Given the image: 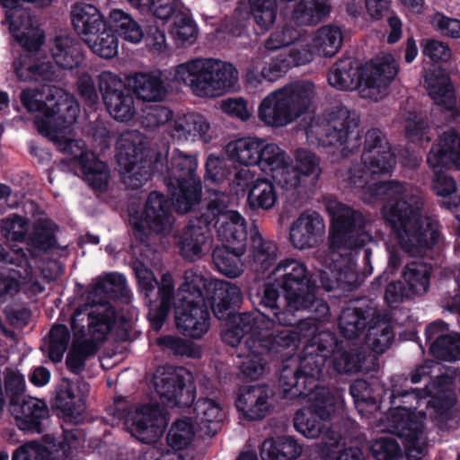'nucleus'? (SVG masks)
<instances>
[{
    "label": "nucleus",
    "instance_id": "4468645a",
    "mask_svg": "<svg viewBox=\"0 0 460 460\" xmlns=\"http://www.w3.org/2000/svg\"><path fill=\"white\" fill-rule=\"evenodd\" d=\"M132 269L138 289L149 305L154 302L153 296L157 289L160 303L158 306L150 308L148 319L153 329L159 331L167 319L174 297L173 278L167 272L162 275L161 281L158 282L152 270L141 261H135Z\"/></svg>",
    "mask_w": 460,
    "mask_h": 460
},
{
    "label": "nucleus",
    "instance_id": "a211bd4d",
    "mask_svg": "<svg viewBox=\"0 0 460 460\" xmlns=\"http://www.w3.org/2000/svg\"><path fill=\"white\" fill-rule=\"evenodd\" d=\"M309 405L298 410L294 417L296 430L307 438H318L324 429L336 410L335 398L326 388L310 394Z\"/></svg>",
    "mask_w": 460,
    "mask_h": 460
},
{
    "label": "nucleus",
    "instance_id": "f8f14e48",
    "mask_svg": "<svg viewBox=\"0 0 460 460\" xmlns=\"http://www.w3.org/2000/svg\"><path fill=\"white\" fill-rule=\"evenodd\" d=\"M184 282L177 292V299L183 296L199 302L209 300L214 315L219 320L233 316L234 306L243 300L240 288L223 279H207L194 270L184 272Z\"/></svg>",
    "mask_w": 460,
    "mask_h": 460
},
{
    "label": "nucleus",
    "instance_id": "c03bdc74",
    "mask_svg": "<svg viewBox=\"0 0 460 460\" xmlns=\"http://www.w3.org/2000/svg\"><path fill=\"white\" fill-rule=\"evenodd\" d=\"M303 452V447L291 436L265 439L261 447L262 460H296Z\"/></svg>",
    "mask_w": 460,
    "mask_h": 460
},
{
    "label": "nucleus",
    "instance_id": "13d9d810",
    "mask_svg": "<svg viewBox=\"0 0 460 460\" xmlns=\"http://www.w3.org/2000/svg\"><path fill=\"white\" fill-rule=\"evenodd\" d=\"M278 195L273 183L266 178H257L250 188L247 202L252 209H270Z\"/></svg>",
    "mask_w": 460,
    "mask_h": 460
},
{
    "label": "nucleus",
    "instance_id": "473e14b6",
    "mask_svg": "<svg viewBox=\"0 0 460 460\" xmlns=\"http://www.w3.org/2000/svg\"><path fill=\"white\" fill-rule=\"evenodd\" d=\"M250 240L251 266L255 271L265 272L277 261L279 247L274 241L264 236L256 225L250 229Z\"/></svg>",
    "mask_w": 460,
    "mask_h": 460
},
{
    "label": "nucleus",
    "instance_id": "6e6d98bb",
    "mask_svg": "<svg viewBox=\"0 0 460 460\" xmlns=\"http://www.w3.org/2000/svg\"><path fill=\"white\" fill-rule=\"evenodd\" d=\"M275 324L270 326L269 332L258 338L264 350L273 353H280L284 349L295 351L300 341V334L294 330H275Z\"/></svg>",
    "mask_w": 460,
    "mask_h": 460
},
{
    "label": "nucleus",
    "instance_id": "7ed1b4c3",
    "mask_svg": "<svg viewBox=\"0 0 460 460\" xmlns=\"http://www.w3.org/2000/svg\"><path fill=\"white\" fill-rule=\"evenodd\" d=\"M326 208L332 223L328 249L317 253L321 284L326 291L351 290L358 281L354 251L371 241V218L336 199H330Z\"/></svg>",
    "mask_w": 460,
    "mask_h": 460
},
{
    "label": "nucleus",
    "instance_id": "72a5a7b5",
    "mask_svg": "<svg viewBox=\"0 0 460 460\" xmlns=\"http://www.w3.org/2000/svg\"><path fill=\"white\" fill-rule=\"evenodd\" d=\"M116 149L119 167H128L134 163L147 160L146 137L138 130L122 132L117 139Z\"/></svg>",
    "mask_w": 460,
    "mask_h": 460
},
{
    "label": "nucleus",
    "instance_id": "2eb2a0df",
    "mask_svg": "<svg viewBox=\"0 0 460 460\" xmlns=\"http://www.w3.org/2000/svg\"><path fill=\"white\" fill-rule=\"evenodd\" d=\"M112 415L123 420L129 432L143 443L155 442L164 429V420L158 404H143L132 410L125 402H116Z\"/></svg>",
    "mask_w": 460,
    "mask_h": 460
},
{
    "label": "nucleus",
    "instance_id": "4be33fe9",
    "mask_svg": "<svg viewBox=\"0 0 460 460\" xmlns=\"http://www.w3.org/2000/svg\"><path fill=\"white\" fill-rule=\"evenodd\" d=\"M155 390L167 407L185 408L195 399V388L190 384V374L183 367H169L155 377Z\"/></svg>",
    "mask_w": 460,
    "mask_h": 460
},
{
    "label": "nucleus",
    "instance_id": "cd10ccee",
    "mask_svg": "<svg viewBox=\"0 0 460 460\" xmlns=\"http://www.w3.org/2000/svg\"><path fill=\"white\" fill-rule=\"evenodd\" d=\"M270 399V390L268 385H248L240 388L235 404L245 419L260 420L271 411Z\"/></svg>",
    "mask_w": 460,
    "mask_h": 460
},
{
    "label": "nucleus",
    "instance_id": "7c9ffc66",
    "mask_svg": "<svg viewBox=\"0 0 460 460\" xmlns=\"http://www.w3.org/2000/svg\"><path fill=\"white\" fill-rule=\"evenodd\" d=\"M73 435H66L64 439L54 444L50 449L36 441H30L18 447L13 455V460H66L72 456L75 447L70 440Z\"/></svg>",
    "mask_w": 460,
    "mask_h": 460
},
{
    "label": "nucleus",
    "instance_id": "e433bc0d",
    "mask_svg": "<svg viewBox=\"0 0 460 460\" xmlns=\"http://www.w3.org/2000/svg\"><path fill=\"white\" fill-rule=\"evenodd\" d=\"M288 62L286 53H279L272 57L259 71L260 60L252 59L251 66L247 68L245 80L254 87L261 84L264 80L270 83L276 82L290 70Z\"/></svg>",
    "mask_w": 460,
    "mask_h": 460
},
{
    "label": "nucleus",
    "instance_id": "c85d7f7f",
    "mask_svg": "<svg viewBox=\"0 0 460 460\" xmlns=\"http://www.w3.org/2000/svg\"><path fill=\"white\" fill-rule=\"evenodd\" d=\"M209 225L203 219V212L199 217L190 220L179 236L178 247L181 255L187 261H194L201 256L203 245L207 243Z\"/></svg>",
    "mask_w": 460,
    "mask_h": 460
},
{
    "label": "nucleus",
    "instance_id": "0eeeda50",
    "mask_svg": "<svg viewBox=\"0 0 460 460\" xmlns=\"http://www.w3.org/2000/svg\"><path fill=\"white\" fill-rule=\"evenodd\" d=\"M358 116L345 106H336L311 119L307 140L323 147H332L341 158L359 151L362 146Z\"/></svg>",
    "mask_w": 460,
    "mask_h": 460
},
{
    "label": "nucleus",
    "instance_id": "f3484780",
    "mask_svg": "<svg viewBox=\"0 0 460 460\" xmlns=\"http://www.w3.org/2000/svg\"><path fill=\"white\" fill-rule=\"evenodd\" d=\"M93 303L79 306L72 318L75 336H89L104 341L116 319L115 308L107 301L93 299Z\"/></svg>",
    "mask_w": 460,
    "mask_h": 460
},
{
    "label": "nucleus",
    "instance_id": "393cba45",
    "mask_svg": "<svg viewBox=\"0 0 460 460\" xmlns=\"http://www.w3.org/2000/svg\"><path fill=\"white\" fill-rule=\"evenodd\" d=\"M167 135L175 142L209 143L214 138L208 119L197 112H188L172 119L166 128Z\"/></svg>",
    "mask_w": 460,
    "mask_h": 460
},
{
    "label": "nucleus",
    "instance_id": "49530a36",
    "mask_svg": "<svg viewBox=\"0 0 460 460\" xmlns=\"http://www.w3.org/2000/svg\"><path fill=\"white\" fill-rule=\"evenodd\" d=\"M279 291L273 284H265L261 293L256 296L259 305L269 310L272 314L270 320L272 323H278L282 326H291L296 323L293 308L288 305L281 309L279 305Z\"/></svg>",
    "mask_w": 460,
    "mask_h": 460
},
{
    "label": "nucleus",
    "instance_id": "c9c22d12",
    "mask_svg": "<svg viewBox=\"0 0 460 460\" xmlns=\"http://www.w3.org/2000/svg\"><path fill=\"white\" fill-rule=\"evenodd\" d=\"M72 24L84 40L108 28L100 10L93 4L77 3L71 11Z\"/></svg>",
    "mask_w": 460,
    "mask_h": 460
},
{
    "label": "nucleus",
    "instance_id": "bb28decb",
    "mask_svg": "<svg viewBox=\"0 0 460 460\" xmlns=\"http://www.w3.org/2000/svg\"><path fill=\"white\" fill-rule=\"evenodd\" d=\"M19 429L31 434L43 432L44 421L49 418V410L45 401L26 396L19 402L8 406Z\"/></svg>",
    "mask_w": 460,
    "mask_h": 460
},
{
    "label": "nucleus",
    "instance_id": "412c9836",
    "mask_svg": "<svg viewBox=\"0 0 460 460\" xmlns=\"http://www.w3.org/2000/svg\"><path fill=\"white\" fill-rule=\"evenodd\" d=\"M131 224L133 234L140 243L147 242L149 232L169 234L173 224L169 200L163 193L150 192L142 217L132 219Z\"/></svg>",
    "mask_w": 460,
    "mask_h": 460
},
{
    "label": "nucleus",
    "instance_id": "4d7b16f0",
    "mask_svg": "<svg viewBox=\"0 0 460 460\" xmlns=\"http://www.w3.org/2000/svg\"><path fill=\"white\" fill-rule=\"evenodd\" d=\"M343 35L341 27L328 24L319 28L313 39V47L320 56L332 57L341 47Z\"/></svg>",
    "mask_w": 460,
    "mask_h": 460
},
{
    "label": "nucleus",
    "instance_id": "a18cd8bd",
    "mask_svg": "<svg viewBox=\"0 0 460 460\" xmlns=\"http://www.w3.org/2000/svg\"><path fill=\"white\" fill-rule=\"evenodd\" d=\"M279 385L282 389L286 398L308 397L314 394L305 388L302 374L297 366L296 357H288L283 361L279 377Z\"/></svg>",
    "mask_w": 460,
    "mask_h": 460
},
{
    "label": "nucleus",
    "instance_id": "dca6fc26",
    "mask_svg": "<svg viewBox=\"0 0 460 460\" xmlns=\"http://www.w3.org/2000/svg\"><path fill=\"white\" fill-rule=\"evenodd\" d=\"M31 3L37 7L49 6L52 0H2L6 9L5 18L12 35L29 51H37L44 43L45 34L32 24L30 12L22 7V3Z\"/></svg>",
    "mask_w": 460,
    "mask_h": 460
},
{
    "label": "nucleus",
    "instance_id": "b1692460",
    "mask_svg": "<svg viewBox=\"0 0 460 460\" xmlns=\"http://www.w3.org/2000/svg\"><path fill=\"white\" fill-rule=\"evenodd\" d=\"M325 234V223L321 214L306 209L292 222L289 227V242L299 251L316 247Z\"/></svg>",
    "mask_w": 460,
    "mask_h": 460
},
{
    "label": "nucleus",
    "instance_id": "ddd939ff",
    "mask_svg": "<svg viewBox=\"0 0 460 460\" xmlns=\"http://www.w3.org/2000/svg\"><path fill=\"white\" fill-rule=\"evenodd\" d=\"M229 203L228 194L215 192L203 212V219L216 227L225 244L236 245L241 250L247 247V223L239 212L228 209Z\"/></svg>",
    "mask_w": 460,
    "mask_h": 460
},
{
    "label": "nucleus",
    "instance_id": "9b49d317",
    "mask_svg": "<svg viewBox=\"0 0 460 460\" xmlns=\"http://www.w3.org/2000/svg\"><path fill=\"white\" fill-rule=\"evenodd\" d=\"M314 84L296 80L267 94L258 107V118L267 127L279 128L296 120L310 108Z\"/></svg>",
    "mask_w": 460,
    "mask_h": 460
},
{
    "label": "nucleus",
    "instance_id": "ea45409f",
    "mask_svg": "<svg viewBox=\"0 0 460 460\" xmlns=\"http://www.w3.org/2000/svg\"><path fill=\"white\" fill-rule=\"evenodd\" d=\"M425 83L428 93L435 104L443 107L446 111H454L456 97L449 76L443 74L441 70H435L426 74Z\"/></svg>",
    "mask_w": 460,
    "mask_h": 460
},
{
    "label": "nucleus",
    "instance_id": "603ef678",
    "mask_svg": "<svg viewBox=\"0 0 460 460\" xmlns=\"http://www.w3.org/2000/svg\"><path fill=\"white\" fill-rule=\"evenodd\" d=\"M262 138L241 137L226 146V154L230 161L249 167L256 166L260 161V150Z\"/></svg>",
    "mask_w": 460,
    "mask_h": 460
},
{
    "label": "nucleus",
    "instance_id": "20e7f679",
    "mask_svg": "<svg viewBox=\"0 0 460 460\" xmlns=\"http://www.w3.org/2000/svg\"><path fill=\"white\" fill-rule=\"evenodd\" d=\"M357 190L365 202L397 199L394 204L384 206L382 212L405 252L412 256L421 255L438 242V221L421 215V199L417 196H411L408 199L400 198L406 192L403 182L395 180L369 182Z\"/></svg>",
    "mask_w": 460,
    "mask_h": 460
},
{
    "label": "nucleus",
    "instance_id": "37998d69",
    "mask_svg": "<svg viewBox=\"0 0 460 460\" xmlns=\"http://www.w3.org/2000/svg\"><path fill=\"white\" fill-rule=\"evenodd\" d=\"M246 248L237 249L236 245L222 244L217 246L212 252V260L216 269L230 279L240 277L244 269L242 257Z\"/></svg>",
    "mask_w": 460,
    "mask_h": 460
},
{
    "label": "nucleus",
    "instance_id": "09e8293b",
    "mask_svg": "<svg viewBox=\"0 0 460 460\" xmlns=\"http://www.w3.org/2000/svg\"><path fill=\"white\" fill-rule=\"evenodd\" d=\"M264 350L258 338H247L239 358L243 360L240 363V370L243 375L250 379H258L264 372L266 360Z\"/></svg>",
    "mask_w": 460,
    "mask_h": 460
},
{
    "label": "nucleus",
    "instance_id": "bf43d9fd",
    "mask_svg": "<svg viewBox=\"0 0 460 460\" xmlns=\"http://www.w3.org/2000/svg\"><path fill=\"white\" fill-rule=\"evenodd\" d=\"M296 167L307 187H314L322 174L320 158L313 152L298 148L295 153Z\"/></svg>",
    "mask_w": 460,
    "mask_h": 460
},
{
    "label": "nucleus",
    "instance_id": "79ce46f5",
    "mask_svg": "<svg viewBox=\"0 0 460 460\" xmlns=\"http://www.w3.org/2000/svg\"><path fill=\"white\" fill-rule=\"evenodd\" d=\"M133 92L144 102H161L167 94V89L159 71L136 73L132 77Z\"/></svg>",
    "mask_w": 460,
    "mask_h": 460
},
{
    "label": "nucleus",
    "instance_id": "a878e982",
    "mask_svg": "<svg viewBox=\"0 0 460 460\" xmlns=\"http://www.w3.org/2000/svg\"><path fill=\"white\" fill-rule=\"evenodd\" d=\"M426 342L430 354L440 360H460V333L450 332L448 324L437 320L427 325Z\"/></svg>",
    "mask_w": 460,
    "mask_h": 460
},
{
    "label": "nucleus",
    "instance_id": "e2e57ef3",
    "mask_svg": "<svg viewBox=\"0 0 460 460\" xmlns=\"http://www.w3.org/2000/svg\"><path fill=\"white\" fill-rule=\"evenodd\" d=\"M288 159H290V156L277 144L267 143L265 139H262L260 150V161H258L257 166L263 172L271 175L281 166L287 164Z\"/></svg>",
    "mask_w": 460,
    "mask_h": 460
},
{
    "label": "nucleus",
    "instance_id": "338daca9",
    "mask_svg": "<svg viewBox=\"0 0 460 460\" xmlns=\"http://www.w3.org/2000/svg\"><path fill=\"white\" fill-rule=\"evenodd\" d=\"M111 22L117 31L126 40L137 43L143 38V31L130 15L120 9H114L110 13Z\"/></svg>",
    "mask_w": 460,
    "mask_h": 460
},
{
    "label": "nucleus",
    "instance_id": "58836bf2",
    "mask_svg": "<svg viewBox=\"0 0 460 460\" xmlns=\"http://www.w3.org/2000/svg\"><path fill=\"white\" fill-rule=\"evenodd\" d=\"M193 420L200 432L206 436H214L220 429L224 419L221 405L209 398L199 399L193 408Z\"/></svg>",
    "mask_w": 460,
    "mask_h": 460
},
{
    "label": "nucleus",
    "instance_id": "680f3d73",
    "mask_svg": "<svg viewBox=\"0 0 460 460\" xmlns=\"http://www.w3.org/2000/svg\"><path fill=\"white\" fill-rule=\"evenodd\" d=\"M91 50L99 57L111 59L114 58L119 49V40L114 31L107 28L94 36L85 38L84 40Z\"/></svg>",
    "mask_w": 460,
    "mask_h": 460
},
{
    "label": "nucleus",
    "instance_id": "a19ab883",
    "mask_svg": "<svg viewBox=\"0 0 460 460\" xmlns=\"http://www.w3.org/2000/svg\"><path fill=\"white\" fill-rule=\"evenodd\" d=\"M432 272L433 267L430 263L422 261L407 263L402 271V279L408 294L412 297L425 295L429 289Z\"/></svg>",
    "mask_w": 460,
    "mask_h": 460
},
{
    "label": "nucleus",
    "instance_id": "4c0bfd02",
    "mask_svg": "<svg viewBox=\"0 0 460 460\" xmlns=\"http://www.w3.org/2000/svg\"><path fill=\"white\" fill-rule=\"evenodd\" d=\"M378 313L370 306L358 307L349 305L342 309L339 316V331L341 334L348 339L358 338L369 325V320L376 317Z\"/></svg>",
    "mask_w": 460,
    "mask_h": 460
},
{
    "label": "nucleus",
    "instance_id": "423d86ee",
    "mask_svg": "<svg viewBox=\"0 0 460 460\" xmlns=\"http://www.w3.org/2000/svg\"><path fill=\"white\" fill-rule=\"evenodd\" d=\"M366 358L363 349L342 350L337 336L332 332L323 331L308 341L296 359L305 388L314 393L323 388L318 386V382L328 358H331L337 373L349 374L361 371Z\"/></svg>",
    "mask_w": 460,
    "mask_h": 460
},
{
    "label": "nucleus",
    "instance_id": "5fc2aeb1",
    "mask_svg": "<svg viewBox=\"0 0 460 460\" xmlns=\"http://www.w3.org/2000/svg\"><path fill=\"white\" fill-rule=\"evenodd\" d=\"M50 51L56 64L63 69H74L84 58L80 43L70 37H57Z\"/></svg>",
    "mask_w": 460,
    "mask_h": 460
},
{
    "label": "nucleus",
    "instance_id": "5701e85b",
    "mask_svg": "<svg viewBox=\"0 0 460 460\" xmlns=\"http://www.w3.org/2000/svg\"><path fill=\"white\" fill-rule=\"evenodd\" d=\"M177 329L185 336L200 339L210 327V314L205 302L183 296L174 304Z\"/></svg>",
    "mask_w": 460,
    "mask_h": 460
},
{
    "label": "nucleus",
    "instance_id": "f03ea898",
    "mask_svg": "<svg viewBox=\"0 0 460 460\" xmlns=\"http://www.w3.org/2000/svg\"><path fill=\"white\" fill-rule=\"evenodd\" d=\"M394 382L389 398L394 412L389 417V431L402 439L409 460H420L427 447L423 429L427 413L420 408L424 405L430 417L440 422L450 419L456 401L452 378L438 376L423 390L404 388L407 377L397 376Z\"/></svg>",
    "mask_w": 460,
    "mask_h": 460
},
{
    "label": "nucleus",
    "instance_id": "8fccbe9b",
    "mask_svg": "<svg viewBox=\"0 0 460 460\" xmlns=\"http://www.w3.org/2000/svg\"><path fill=\"white\" fill-rule=\"evenodd\" d=\"M394 339V329L388 319L378 313L369 320L365 343L370 350L381 355L391 347Z\"/></svg>",
    "mask_w": 460,
    "mask_h": 460
},
{
    "label": "nucleus",
    "instance_id": "9d476101",
    "mask_svg": "<svg viewBox=\"0 0 460 460\" xmlns=\"http://www.w3.org/2000/svg\"><path fill=\"white\" fill-rule=\"evenodd\" d=\"M174 77L189 85L194 95L214 98L234 90L239 75L231 63L215 58H194L177 66Z\"/></svg>",
    "mask_w": 460,
    "mask_h": 460
},
{
    "label": "nucleus",
    "instance_id": "f704fd0d",
    "mask_svg": "<svg viewBox=\"0 0 460 460\" xmlns=\"http://www.w3.org/2000/svg\"><path fill=\"white\" fill-rule=\"evenodd\" d=\"M16 219L20 229L9 233L13 240L18 242L26 240L30 249L38 252H48L56 245L55 225L47 221L38 222L26 237V222L21 217H17Z\"/></svg>",
    "mask_w": 460,
    "mask_h": 460
},
{
    "label": "nucleus",
    "instance_id": "864d4df0",
    "mask_svg": "<svg viewBox=\"0 0 460 460\" xmlns=\"http://www.w3.org/2000/svg\"><path fill=\"white\" fill-rule=\"evenodd\" d=\"M103 296L120 297L128 303L131 297V291L127 285L125 276L112 272L99 278L93 285L88 294V298H102L104 301Z\"/></svg>",
    "mask_w": 460,
    "mask_h": 460
},
{
    "label": "nucleus",
    "instance_id": "774afa93",
    "mask_svg": "<svg viewBox=\"0 0 460 460\" xmlns=\"http://www.w3.org/2000/svg\"><path fill=\"white\" fill-rule=\"evenodd\" d=\"M69 341L70 332L66 325L53 326L49 334V342L46 349L49 358L54 363L60 362Z\"/></svg>",
    "mask_w": 460,
    "mask_h": 460
},
{
    "label": "nucleus",
    "instance_id": "aec40b11",
    "mask_svg": "<svg viewBox=\"0 0 460 460\" xmlns=\"http://www.w3.org/2000/svg\"><path fill=\"white\" fill-rule=\"evenodd\" d=\"M98 89L109 114L117 121L128 122L136 114L134 93L122 78L111 71L97 76Z\"/></svg>",
    "mask_w": 460,
    "mask_h": 460
},
{
    "label": "nucleus",
    "instance_id": "0e129e2a",
    "mask_svg": "<svg viewBox=\"0 0 460 460\" xmlns=\"http://www.w3.org/2000/svg\"><path fill=\"white\" fill-rule=\"evenodd\" d=\"M124 184L130 189H138L147 182L151 175L157 173L153 169V160H143L129 164L128 167H120Z\"/></svg>",
    "mask_w": 460,
    "mask_h": 460
},
{
    "label": "nucleus",
    "instance_id": "c756f323",
    "mask_svg": "<svg viewBox=\"0 0 460 460\" xmlns=\"http://www.w3.org/2000/svg\"><path fill=\"white\" fill-rule=\"evenodd\" d=\"M89 390V384L84 380L77 383L63 380L57 389L54 404L68 417L80 415L84 410Z\"/></svg>",
    "mask_w": 460,
    "mask_h": 460
},
{
    "label": "nucleus",
    "instance_id": "39448f33",
    "mask_svg": "<svg viewBox=\"0 0 460 460\" xmlns=\"http://www.w3.org/2000/svg\"><path fill=\"white\" fill-rule=\"evenodd\" d=\"M399 71L393 55L382 54L373 58L361 67L350 58H341L331 67L328 82L341 91L358 90L361 98L381 101Z\"/></svg>",
    "mask_w": 460,
    "mask_h": 460
},
{
    "label": "nucleus",
    "instance_id": "6e6552de",
    "mask_svg": "<svg viewBox=\"0 0 460 460\" xmlns=\"http://www.w3.org/2000/svg\"><path fill=\"white\" fill-rule=\"evenodd\" d=\"M169 146L157 152L153 160V169L158 174H166L164 184L172 196L176 209L187 213L201 198V180L197 173L196 155H187L180 149L172 153L168 164Z\"/></svg>",
    "mask_w": 460,
    "mask_h": 460
},
{
    "label": "nucleus",
    "instance_id": "1a4fd4ad",
    "mask_svg": "<svg viewBox=\"0 0 460 460\" xmlns=\"http://www.w3.org/2000/svg\"><path fill=\"white\" fill-rule=\"evenodd\" d=\"M271 275L289 308L311 312L316 321L329 320L330 306L316 296L315 280L305 262L292 258L281 260Z\"/></svg>",
    "mask_w": 460,
    "mask_h": 460
},
{
    "label": "nucleus",
    "instance_id": "3c124183",
    "mask_svg": "<svg viewBox=\"0 0 460 460\" xmlns=\"http://www.w3.org/2000/svg\"><path fill=\"white\" fill-rule=\"evenodd\" d=\"M330 0H300L294 7L291 19L299 26H314L330 14Z\"/></svg>",
    "mask_w": 460,
    "mask_h": 460
},
{
    "label": "nucleus",
    "instance_id": "f257e3e1",
    "mask_svg": "<svg viewBox=\"0 0 460 460\" xmlns=\"http://www.w3.org/2000/svg\"><path fill=\"white\" fill-rule=\"evenodd\" d=\"M21 101L29 111L40 113L34 119L39 133L78 162L84 181L93 190L105 191L110 179L108 166L85 148L83 140L72 138L73 125L79 113L75 97L61 87L44 84L40 90H22Z\"/></svg>",
    "mask_w": 460,
    "mask_h": 460
},
{
    "label": "nucleus",
    "instance_id": "2f4dec72",
    "mask_svg": "<svg viewBox=\"0 0 460 460\" xmlns=\"http://www.w3.org/2000/svg\"><path fill=\"white\" fill-rule=\"evenodd\" d=\"M427 163L433 169L455 166L460 170V136L455 129L443 132L431 147Z\"/></svg>",
    "mask_w": 460,
    "mask_h": 460
},
{
    "label": "nucleus",
    "instance_id": "6ab92c4d",
    "mask_svg": "<svg viewBox=\"0 0 460 460\" xmlns=\"http://www.w3.org/2000/svg\"><path fill=\"white\" fill-rule=\"evenodd\" d=\"M396 165L395 155L392 147L361 155V164H352L340 168L336 174L349 187L358 189L366 187L376 176L391 174Z\"/></svg>",
    "mask_w": 460,
    "mask_h": 460
},
{
    "label": "nucleus",
    "instance_id": "052dcab7",
    "mask_svg": "<svg viewBox=\"0 0 460 460\" xmlns=\"http://www.w3.org/2000/svg\"><path fill=\"white\" fill-rule=\"evenodd\" d=\"M234 324L242 331L243 335L250 333L249 338H260L265 332H269L270 326L273 325L270 316L264 313L256 315L253 313H241L233 316Z\"/></svg>",
    "mask_w": 460,
    "mask_h": 460
},
{
    "label": "nucleus",
    "instance_id": "69168bd1",
    "mask_svg": "<svg viewBox=\"0 0 460 460\" xmlns=\"http://www.w3.org/2000/svg\"><path fill=\"white\" fill-rule=\"evenodd\" d=\"M405 137L412 143H429L433 138L429 120L416 112H409L404 119Z\"/></svg>",
    "mask_w": 460,
    "mask_h": 460
},
{
    "label": "nucleus",
    "instance_id": "de8ad7c7",
    "mask_svg": "<svg viewBox=\"0 0 460 460\" xmlns=\"http://www.w3.org/2000/svg\"><path fill=\"white\" fill-rule=\"evenodd\" d=\"M249 13H243L241 7L234 11V17L238 19V26H245V21L251 14L256 24L263 31H268L274 24L277 18V3L275 0H248Z\"/></svg>",
    "mask_w": 460,
    "mask_h": 460
}]
</instances>
